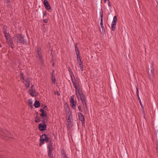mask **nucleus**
Returning a JSON list of instances; mask_svg holds the SVG:
<instances>
[{
	"instance_id": "34",
	"label": "nucleus",
	"mask_w": 158,
	"mask_h": 158,
	"mask_svg": "<svg viewBox=\"0 0 158 158\" xmlns=\"http://www.w3.org/2000/svg\"><path fill=\"white\" fill-rule=\"evenodd\" d=\"M79 65L80 68H82L83 67V65L82 64V63H79Z\"/></svg>"
},
{
	"instance_id": "23",
	"label": "nucleus",
	"mask_w": 158,
	"mask_h": 158,
	"mask_svg": "<svg viewBox=\"0 0 158 158\" xmlns=\"http://www.w3.org/2000/svg\"><path fill=\"white\" fill-rule=\"evenodd\" d=\"M72 81L73 83V84L74 85V88H76V86H77L76 81L75 79H72V80H71Z\"/></svg>"
},
{
	"instance_id": "20",
	"label": "nucleus",
	"mask_w": 158,
	"mask_h": 158,
	"mask_svg": "<svg viewBox=\"0 0 158 158\" xmlns=\"http://www.w3.org/2000/svg\"><path fill=\"white\" fill-rule=\"evenodd\" d=\"M42 122H43V124H45V123L47 121V119L46 118V117H42Z\"/></svg>"
},
{
	"instance_id": "29",
	"label": "nucleus",
	"mask_w": 158,
	"mask_h": 158,
	"mask_svg": "<svg viewBox=\"0 0 158 158\" xmlns=\"http://www.w3.org/2000/svg\"><path fill=\"white\" fill-rule=\"evenodd\" d=\"M136 94H139V87L138 86H136Z\"/></svg>"
},
{
	"instance_id": "5",
	"label": "nucleus",
	"mask_w": 158,
	"mask_h": 158,
	"mask_svg": "<svg viewBox=\"0 0 158 158\" xmlns=\"http://www.w3.org/2000/svg\"><path fill=\"white\" fill-rule=\"evenodd\" d=\"M117 20L116 16H114V17L111 24V29L113 31H114L115 29V27L117 23Z\"/></svg>"
},
{
	"instance_id": "18",
	"label": "nucleus",
	"mask_w": 158,
	"mask_h": 158,
	"mask_svg": "<svg viewBox=\"0 0 158 158\" xmlns=\"http://www.w3.org/2000/svg\"><path fill=\"white\" fill-rule=\"evenodd\" d=\"M54 71L53 70L52 72V77L51 79L53 83H55L56 81V79L55 77V76L53 75V73H54Z\"/></svg>"
},
{
	"instance_id": "21",
	"label": "nucleus",
	"mask_w": 158,
	"mask_h": 158,
	"mask_svg": "<svg viewBox=\"0 0 158 158\" xmlns=\"http://www.w3.org/2000/svg\"><path fill=\"white\" fill-rule=\"evenodd\" d=\"M77 61L78 62V63H83V62L81 61V57L80 55H77Z\"/></svg>"
},
{
	"instance_id": "39",
	"label": "nucleus",
	"mask_w": 158,
	"mask_h": 158,
	"mask_svg": "<svg viewBox=\"0 0 158 158\" xmlns=\"http://www.w3.org/2000/svg\"><path fill=\"white\" fill-rule=\"evenodd\" d=\"M108 5L109 6V7L111 6V5L110 4V2L108 0Z\"/></svg>"
},
{
	"instance_id": "15",
	"label": "nucleus",
	"mask_w": 158,
	"mask_h": 158,
	"mask_svg": "<svg viewBox=\"0 0 158 158\" xmlns=\"http://www.w3.org/2000/svg\"><path fill=\"white\" fill-rule=\"evenodd\" d=\"M6 40L7 41V43H8L9 46L12 48H13V47L12 46L13 42H12V40L11 39V38L9 39H7Z\"/></svg>"
},
{
	"instance_id": "32",
	"label": "nucleus",
	"mask_w": 158,
	"mask_h": 158,
	"mask_svg": "<svg viewBox=\"0 0 158 158\" xmlns=\"http://www.w3.org/2000/svg\"><path fill=\"white\" fill-rule=\"evenodd\" d=\"M20 78L22 79L23 80H24V78L23 77V73H22L20 76Z\"/></svg>"
},
{
	"instance_id": "40",
	"label": "nucleus",
	"mask_w": 158,
	"mask_h": 158,
	"mask_svg": "<svg viewBox=\"0 0 158 158\" xmlns=\"http://www.w3.org/2000/svg\"><path fill=\"white\" fill-rule=\"evenodd\" d=\"M6 3H7V5L8 6L10 5V1H9V2H8L7 1V2Z\"/></svg>"
},
{
	"instance_id": "8",
	"label": "nucleus",
	"mask_w": 158,
	"mask_h": 158,
	"mask_svg": "<svg viewBox=\"0 0 158 158\" xmlns=\"http://www.w3.org/2000/svg\"><path fill=\"white\" fill-rule=\"evenodd\" d=\"M53 150V148L52 149H47V151L48 152V155L50 158H53L54 157Z\"/></svg>"
},
{
	"instance_id": "33",
	"label": "nucleus",
	"mask_w": 158,
	"mask_h": 158,
	"mask_svg": "<svg viewBox=\"0 0 158 158\" xmlns=\"http://www.w3.org/2000/svg\"><path fill=\"white\" fill-rule=\"evenodd\" d=\"M28 104L30 105H31L32 104V102L31 100H29L28 101Z\"/></svg>"
},
{
	"instance_id": "44",
	"label": "nucleus",
	"mask_w": 158,
	"mask_h": 158,
	"mask_svg": "<svg viewBox=\"0 0 158 158\" xmlns=\"http://www.w3.org/2000/svg\"><path fill=\"white\" fill-rule=\"evenodd\" d=\"M80 70L81 71H83V67L82 68H80Z\"/></svg>"
},
{
	"instance_id": "27",
	"label": "nucleus",
	"mask_w": 158,
	"mask_h": 158,
	"mask_svg": "<svg viewBox=\"0 0 158 158\" xmlns=\"http://www.w3.org/2000/svg\"><path fill=\"white\" fill-rule=\"evenodd\" d=\"M45 141H46L47 142H48V143L50 140H50V138L48 137V136L47 135H46V138H45Z\"/></svg>"
},
{
	"instance_id": "11",
	"label": "nucleus",
	"mask_w": 158,
	"mask_h": 158,
	"mask_svg": "<svg viewBox=\"0 0 158 158\" xmlns=\"http://www.w3.org/2000/svg\"><path fill=\"white\" fill-rule=\"evenodd\" d=\"M3 33L4 34V36L6 40L7 39H9L11 38L9 33L7 32L6 29L4 30Z\"/></svg>"
},
{
	"instance_id": "41",
	"label": "nucleus",
	"mask_w": 158,
	"mask_h": 158,
	"mask_svg": "<svg viewBox=\"0 0 158 158\" xmlns=\"http://www.w3.org/2000/svg\"><path fill=\"white\" fill-rule=\"evenodd\" d=\"M43 143H44V142H42L40 141V146H41V145H42Z\"/></svg>"
},
{
	"instance_id": "13",
	"label": "nucleus",
	"mask_w": 158,
	"mask_h": 158,
	"mask_svg": "<svg viewBox=\"0 0 158 158\" xmlns=\"http://www.w3.org/2000/svg\"><path fill=\"white\" fill-rule=\"evenodd\" d=\"M53 148V142L52 140H50L47 144V149Z\"/></svg>"
},
{
	"instance_id": "48",
	"label": "nucleus",
	"mask_w": 158,
	"mask_h": 158,
	"mask_svg": "<svg viewBox=\"0 0 158 158\" xmlns=\"http://www.w3.org/2000/svg\"><path fill=\"white\" fill-rule=\"evenodd\" d=\"M137 97L138 98V99L139 100V101L140 100L139 97H139Z\"/></svg>"
},
{
	"instance_id": "38",
	"label": "nucleus",
	"mask_w": 158,
	"mask_h": 158,
	"mask_svg": "<svg viewBox=\"0 0 158 158\" xmlns=\"http://www.w3.org/2000/svg\"><path fill=\"white\" fill-rule=\"evenodd\" d=\"M70 77L71 78V80H72V79H75L74 75Z\"/></svg>"
},
{
	"instance_id": "47",
	"label": "nucleus",
	"mask_w": 158,
	"mask_h": 158,
	"mask_svg": "<svg viewBox=\"0 0 158 158\" xmlns=\"http://www.w3.org/2000/svg\"><path fill=\"white\" fill-rule=\"evenodd\" d=\"M137 97L138 98V99L139 100V101L140 100L139 97H139Z\"/></svg>"
},
{
	"instance_id": "30",
	"label": "nucleus",
	"mask_w": 158,
	"mask_h": 158,
	"mask_svg": "<svg viewBox=\"0 0 158 158\" xmlns=\"http://www.w3.org/2000/svg\"><path fill=\"white\" fill-rule=\"evenodd\" d=\"M84 106V110H87V103H86V106H85V105L84 104H83Z\"/></svg>"
},
{
	"instance_id": "3",
	"label": "nucleus",
	"mask_w": 158,
	"mask_h": 158,
	"mask_svg": "<svg viewBox=\"0 0 158 158\" xmlns=\"http://www.w3.org/2000/svg\"><path fill=\"white\" fill-rule=\"evenodd\" d=\"M15 42L17 44H24L26 42V40L24 39V37L21 34H19L14 35V37Z\"/></svg>"
},
{
	"instance_id": "46",
	"label": "nucleus",
	"mask_w": 158,
	"mask_h": 158,
	"mask_svg": "<svg viewBox=\"0 0 158 158\" xmlns=\"http://www.w3.org/2000/svg\"><path fill=\"white\" fill-rule=\"evenodd\" d=\"M47 107L46 106H45L43 108L44 109H45Z\"/></svg>"
},
{
	"instance_id": "4",
	"label": "nucleus",
	"mask_w": 158,
	"mask_h": 158,
	"mask_svg": "<svg viewBox=\"0 0 158 158\" xmlns=\"http://www.w3.org/2000/svg\"><path fill=\"white\" fill-rule=\"evenodd\" d=\"M100 16L101 17L100 25L102 28V31L100 29V32L102 34H103L104 33L105 30L104 29V27L103 24V13L102 10L100 12Z\"/></svg>"
},
{
	"instance_id": "1",
	"label": "nucleus",
	"mask_w": 158,
	"mask_h": 158,
	"mask_svg": "<svg viewBox=\"0 0 158 158\" xmlns=\"http://www.w3.org/2000/svg\"><path fill=\"white\" fill-rule=\"evenodd\" d=\"M76 91V94L77 99L79 100H81L83 104H85L86 106V98L85 95L83 94L80 93L79 89H78L77 86L75 88Z\"/></svg>"
},
{
	"instance_id": "37",
	"label": "nucleus",
	"mask_w": 158,
	"mask_h": 158,
	"mask_svg": "<svg viewBox=\"0 0 158 158\" xmlns=\"http://www.w3.org/2000/svg\"><path fill=\"white\" fill-rule=\"evenodd\" d=\"M48 20L47 19H44L43 20V22L45 23H47L48 22Z\"/></svg>"
},
{
	"instance_id": "16",
	"label": "nucleus",
	"mask_w": 158,
	"mask_h": 158,
	"mask_svg": "<svg viewBox=\"0 0 158 158\" xmlns=\"http://www.w3.org/2000/svg\"><path fill=\"white\" fill-rule=\"evenodd\" d=\"M25 84L26 86L27 87V88L29 87L30 86V79L27 78L25 80Z\"/></svg>"
},
{
	"instance_id": "50",
	"label": "nucleus",
	"mask_w": 158,
	"mask_h": 158,
	"mask_svg": "<svg viewBox=\"0 0 158 158\" xmlns=\"http://www.w3.org/2000/svg\"><path fill=\"white\" fill-rule=\"evenodd\" d=\"M6 1H7L8 2H9V1H10V0H6Z\"/></svg>"
},
{
	"instance_id": "9",
	"label": "nucleus",
	"mask_w": 158,
	"mask_h": 158,
	"mask_svg": "<svg viewBox=\"0 0 158 158\" xmlns=\"http://www.w3.org/2000/svg\"><path fill=\"white\" fill-rule=\"evenodd\" d=\"M79 120L81 121L82 124L85 123V119L83 114L81 113H78Z\"/></svg>"
},
{
	"instance_id": "26",
	"label": "nucleus",
	"mask_w": 158,
	"mask_h": 158,
	"mask_svg": "<svg viewBox=\"0 0 158 158\" xmlns=\"http://www.w3.org/2000/svg\"><path fill=\"white\" fill-rule=\"evenodd\" d=\"M75 50L77 55H79L80 52L79 51L78 48H75Z\"/></svg>"
},
{
	"instance_id": "31",
	"label": "nucleus",
	"mask_w": 158,
	"mask_h": 158,
	"mask_svg": "<svg viewBox=\"0 0 158 158\" xmlns=\"http://www.w3.org/2000/svg\"><path fill=\"white\" fill-rule=\"evenodd\" d=\"M68 70L69 71V73L72 72V70L70 67H68Z\"/></svg>"
},
{
	"instance_id": "7",
	"label": "nucleus",
	"mask_w": 158,
	"mask_h": 158,
	"mask_svg": "<svg viewBox=\"0 0 158 158\" xmlns=\"http://www.w3.org/2000/svg\"><path fill=\"white\" fill-rule=\"evenodd\" d=\"M39 129L41 131H44L46 129V125L45 124L40 123L38 125Z\"/></svg>"
},
{
	"instance_id": "51",
	"label": "nucleus",
	"mask_w": 158,
	"mask_h": 158,
	"mask_svg": "<svg viewBox=\"0 0 158 158\" xmlns=\"http://www.w3.org/2000/svg\"><path fill=\"white\" fill-rule=\"evenodd\" d=\"M1 46L0 45V47H1Z\"/></svg>"
},
{
	"instance_id": "6",
	"label": "nucleus",
	"mask_w": 158,
	"mask_h": 158,
	"mask_svg": "<svg viewBox=\"0 0 158 158\" xmlns=\"http://www.w3.org/2000/svg\"><path fill=\"white\" fill-rule=\"evenodd\" d=\"M34 87V85H31V87L30 89L29 93H30V95L32 97H35L36 95V93L35 90V89L33 88Z\"/></svg>"
},
{
	"instance_id": "42",
	"label": "nucleus",
	"mask_w": 158,
	"mask_h": 158,
	"mask_svg": "<svg viewBox=\"0 0 158 158\" xmlns=\"http://www.w3.org/2000/svg\"><path fill=\"white\" fill-rule=\"evenodd\" d=\"M139 103H140V104L141 106L143 108V106L142 105V103L141 102V100H140L139 101Z\"/></svg>"
},
{
	"instance_id": "17",
	"label": "nucleus",
	"mask_w": 158,
	"mask_h": 158,
	"mask_svg": "<svg viewBox=\"0 0 158 158\" xmlns=\"http://www.w3.org/2000/svg\"><path fill=\"white\" fill-rule=\"evenodd\" d=\"M46 136V135L45 134L42 135L40 137V142H44L45 141V139Z\"/></svg>"
},
{
	"instance_id": "19",
	"label": "nucleus",
	"mask_w": 158,
	"mask_h": 158,
	"mask_svg": "<svg viewBox=\"0 0 158 158\" xmlns=\"http://www.w3.org/2000/svg\"><path fill=\"white\" fill-rule=\"evenodd\" d=\"M34 106L36 108L39 107L40 106V103L38 101H35L34 103Z\"/></svg>"
},
{
	"instance_id": "36",
	"label": "nucleus",
	"mask_w": 158,
	"mask_h": 158,
	"mask_svg": "<svg viewBox=\"0 0 158 158\" xmlns=\"http://www.w3.org/2000/svg\"><path fill=\"white\" fill-rule=\"evenodd\" d=\"M78 109L80 111H81V106H78Z\"/></svg>"
},
{
	"instance_id": "49",
	"label": "nucleus",
	"mask_w": 158,
	"mask_h": 158,
	"mask_svg": "<svg viewBox=\"0 0 158 158\" xmlns=\"http://www.w3.org/2000/svg\"><path fill=\"white\" fill-rule=\"evenodd\" d=\"M137 97H139V94H137Z\"/></svg>"
},
{
	"instance_id": "35",
	"label": "nucleus",
	"mask_w": 158,
	"mask_h": 158,
	"mask_svg": "<svg viewBox=\"0 0 158 158\" xmlns=\"http://www.w3.org/2000/svg\"><path fill=\"white\" fill-rule=\"evenodd\" d=\"M69 73V75H70V77H71V76H73L74 75L73 72H71V73Z\"/></svg>"
},
{
	"instance_id": "2",
	"label": "nucleus",
	"mask_w": 158,
	"mask_h": 158,
	"mask_svg": "<svg viewBox=\"0 0 158 158\" xmlns=\"http://www.w3.org/2000/svg\"><path fill=\"white\" fill-rule=\"evenodd\" d=\"M35 50L37 60L41 64H43L44 60L40 47L39 46H37L35 49Z\"/></svg>"
},
{
	"instance_id": "22",
	"label": "nucleus",
	"mask_w": 158,
	"mask_h": 158,
	"mask_svg": "<svg viewBox=\"0 0 158 158\" xmlns=\"http://www.w3.org/2000/svg\"><path fill=\"white\" fill-rule=\"evenodd\" d=\"M151 72L152 75L151 77V78L152 79L154 77L153 75L154 74V69L152 68L151 70Z\"/></svg>"
},
{
	"instance_id": "10",
	"label": "nucleus",
	"mask_w": 158,
	"mask_h": 158,
	"mask_svg": "<svg viewBox=\"0 0 158 158\" xmlns=\"http://www.w3.org/2000/svg\"><path fill=\"white\" fill-rule=\"evenodd\" d=\"M44 4L45 6V7L47 10H48L51 9V7L47 0H44Z\"/></svg>"
},
{
	"instance_id": "28",
	"label": "nucleus",
	"mask_w": 158,
	"mask_h": 158,
	"mask_svg": "<svg viewBox=\"0 0 158 158\" xmlns=\"http://www.w3.org/2000/svg\"><path fill=\"white\" fill-rule=\"evenodd\" d=\"M74 100V95H73L71 97L69 101Z\"/></svg>"
},
{
	"instance_id": "43",
	"label": "nucleus",
	"mask_w": 158,
	"mask_h": 158,
	"mask_svg": "<svg viewBox=\"0 0 158 158\" xmlns=\"http://www.w3.org/2000/svg\"><path fill=\"white\" fill-rule=\"evenodd\" d=\"M75 48H78L77 45V44H75Z\"/></svg>"
},
{
	"instance_id": "14",
	"label": "nucleus",
	"mask_w": 158,
	"mask_h": 158,
	"mask_svg": "<svg viewBox=\"0 0 158 158\" xmlns=\"http://www.w3.org/2000/svg\"><path fill=\"white\" fill-rule=\"evenodd\" d=\"M40 111L41 112V114H40V116L42 117H47V114L46 111H45L43 109H41Z\"/></svg>"
},
{
	"instance_id": "12",
	"label": "nucleus",
	"mask_w": 158,
	"mask_h": 158,
	"mask_svg": "<svg viewBox=\"0 0 158 158\" xmlns=\"http://www.w3.org/2000/svg\"><path fill=\"white\" fill-rule=\"evenodd\" d=\"M70 102L71 104V106L72 108L75 110L76 107V102L75 100L70 101Z\"/></svg>"
},
{
	"instance_id": "24",
	"label": "nucleus",
	"mask_w": 158,
	"mask_h": 158,
	"mask_svg": "<svg viewBox=\"0 0 158 158\" xmlns=\"http://www.w3.org/2000/svg\"><path fill=\"white\" fill-rule=\"evenodd\" d=\"M40 121L41 120L40 118L38 117V116H37L35 118V122L36 123H38L40 122Z\"/></svg>"
},
{
	"instance_id": "45",
	"label": "nucleus",
	"mask_w": 158,
	"mask_h": 158,
	"mask_svg": "<svg viewBox=\"0 0 158 158\" xmlns=\"http://www.w3.org/2000/svg\"><path fill=\"white\" fill-rule=\"evenodd\" d=\"M107 0H104V2L105 3H106Z\"/></svg>"
},
{
	"instance_id": "25",
	"label": "nucleus",
	"mask_w": 158,
	"mask_h": 158,
	"mask_svg": "<svg viewBox=\"0 0 158 158\" xmlns=\"http://www.w3.org/2000/svg\"><path fill=\"white\" fill-rule=\"evenodd\" d=\"M61 157H63V158H68L67 156L64 152H62Z\"/></svg>"
}]
</instances>
